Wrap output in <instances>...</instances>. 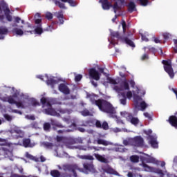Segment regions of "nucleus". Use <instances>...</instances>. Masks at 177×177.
Wrapping results in <instances>:
<instances>
[{
    "label": "nucleus",
    "mask_w": 177,
    "mask_h": 177,
    "mask_svg": "<svg viewBox=\"0 0 177 177\" xmlns=\"http://www.w3.org/2000/svg\"><path fill=\"white\" fill-rule=\"evenodd\" d=\"M120 95L122 97L120 100V104L125 106L127 104V95L125 94V92L120 93Z\"/></svg>",
    "instance_id": "nucleus-21"
},
{
    "label": "nucleus",
    "mask_w": 177,
    "mask_h": 177,
    "mask_svg": "<svg viewBox=\"0 0 177 177\" xmlns=\"http://www.w3.org/2000/svg\"><path fill=\"white\" fill-rule=\"evenodd\" d=\"M170 37H171V35L169 33H164L163 34L164 39H169Z\"/></svg>",
    "instance_id": "nucleus-61"
},
{
    "label": "nucleus",
    "mask_w": 177,
    "mask_h": 177,
    "mask_svg": "<svg viewBox=\"0 0 177 177\" xmlns=\"http://www.w3.org/2000/svg\"><path fill=\"white\" fill-rule=\"evenodd\" d=\"M82 114L84 115V117H87V115H89L91 114V112L86 109L82 111Z\"/></svg>",
    "instance_id": "nucleus-55"
},
{
    "label": "nucleus",
    "mask_w": 177,
    "mask_h": 177,
    "mask_svg": "<svg viewBox=\"0 0 177 177\" xmlns=\"http://www.w3.org/2000/svg\"><path fill=\"white\" fill-rule=\"evenodd\" d=\"M92 149H93V150H95V151H100V150L102 151H106V150H107V148L102 147H93Z\"/></svg>",
    "instance_id": "nucleus-37"
},
{
    "label": "nucleus",
    "mask_w": 177,
    "mask_h": 177,
    "mask_svg": "<svg viewBox=\"0 0 177 177\" xmlns=\"http://www.w3.org/2000/svg\"><path fill=\"white\" fill-rule=\"evenodd\" d=\"M113 5L109 1V0H100V3L102 4V8L104 10H110L111 8H113L114 13L117 14L118 10L122 9V5L125 3V0H117Z\"/></svg>",
    "instance_id": "nucleus-1"
},
{
    "label": "nucleus",
    "mask_w": 177,
    "mask_h": 177,
    "mask_svg": "<svg viewBox=\"0 0 177 177\" xmlns=\"http://www.w3.org/2000/svg\"><path fill=\"white\" fill-rule=\"evenodd\" d=\"M23 146L26 148L31 147V140L30 138H24L23 140Z\"/></svg>",
    "instance_id": "nucleus-23"
},
{
    "label": "nucleus",
    "mask_w": 177,
    "mask_h": 177,
    "mask_svg": "<svg viewBox=\"0 0 177 177\" xmlns=\"http://www.w3.org/2000/svg\"><path fill=\"white\" fill-rule=\"evenodd\" d=\"M43 146L46 149H52L53 147V144L52 142H43Z\"/></svg>",
    "instance_id": "nucleus-41"
},
{
    "label": "nucleus",
    "mask_w": 177,
    "mask_h": 177,
    "mask_svg": "<svg viewBox=\"0 0 177 177\" xmlns=\"http://www.w3.org/2000/svg\"><path fill=\"white\" fill-rule=\"evenodd\" d=\"M58 89L59 92H62L64 95H70V88L66 84L61 83L58 86Z\"/></svg>",
    "instance_id": "nucleus-10"
},
{
    "label": "nucleus",
    "mask_w": 177,
    "mask_h": 177,
    "mask_svg": "<svg viewBox=\"0 0 177 177\" xmlns=\"http://www.w3.org/2000/svg\"><path fill=\"white\" fill-rule=\"evenodd\" d=\"M30 103L32 106H33L34 107H37V106H39V102H38V101H37V100L35 99H32L30 101Z\"/></svg>",
    "instance_id": "nucleus-47"
},
{
    "label": "nucleus",
    "mask_w": 177,
    "mask_h": 177,
    "mask_svg": "<svg viewBox=\"0 0 177 177\" xmlns=\"http://www.w3.org/2000/svg\"><path fill=\"white\" fill-rule=\"evenodd\" d=\"M120 114L124 118H129L130 117H132V114H131L127 111L121 112Z\"/></svg>",
    "instance_id": "nucleus-40"
},
{
    "label": "nucleus",
    "mask_w": 177,
    "mask_h": 177,
    "mask_svg": "<svg viewBox=\"0 0 177 177\" xmlns=\"http://www.w3.org/2000/svg\"><path fill=\"white\" fill-rule=\"evenodd\" d=\"M14 97H17V95L14 94L13 95L8 96V103L10 104H16L18 109H20V107L21 109H24V104H23V102L16 101Z\"/></svg>",
    "instance_id": "nucleus-7"
},
{
    "label": "nucleus",
    "mask_w": 177,
    "mask_h": 177,
    "mask_svg": "<svg viewBox=\"0 0 177 177\" xmlns=\"http://www.w3.org/2000/svg\"><path fill=\"white\" fill-rule=\"evenodd\" d=\"M129 82V84H130L131 88H135V81H133V80H130Z\"/></svg>",
    "instance_id": "nucleus-63"
},
{
    "label": "nucleus",
    "mask_w": 177,
    "mask_h": 177,
    "mask_svg": "<svg viewBox=\"0 0 177 177\" xmlns=\"http://www.w3.org/2000/svg\"><path fill=\"white\" fill-rule=\"evenodd\" d=\"M142 167L145 171H151V168L147 165V164L142 162Z\"/></svg>",
    "instance_id": "nucleus-49"
},
{
    "label": "nucleus",
    "mask_w": 177,
    "mask_h": 177,
    "mask_svg": "<svg viewBox=\"0 0 177 177\" xmlns=\"http://www.w3.org/2000/svg\"><path fill=\"white\" fill-rule=\"evenodd\" d=\"M126 98L131 99L132 98V91H128L127 93H125Z\"/></svg>",
    "instance_id": "nucleus-58"
},
{
    "label": "nucleus",
    "mask_w": 177,
    "mask_h": 177,
    "mask_svg": "<svg viewBox=\"0 0 177 177\" xmlns=\"http://www.w3.org/2000/svg\"><path fill=\"white\" fill-rule=\"evenodd\" d=\"M107 81L109 84H112V85H117V81L111 77H107Z\"/></svg>",
    "instance_id": "nucleus-44"
},
{
    "label": "nucleus",
    "mask_w": 177,
    "mask_h": 177,
    "mask_svg": "<svg viewBox=\"0 0 177 177\" xmlns=\"http://www.w3.org/2000/svg\"><path fill=\"white\" fill-rule=\"evenodd\" d=\"M51 125L53 127H57V128H64L63 124H60L59 122H57L55 120L51 119L50 120Z\"/></svg>",
    "instance_id": "nucleus-25"
},
{
    "label": "nucleus",
    "mask_w": 177,
    "mask_h": 177,
    "mask_svg": "<svg viewBox=\"0 0 177 177\" xmlns=\"http://www.w3.org/2000/svg\"><path fill=\"white\" fill-rule=\"evenodd\" d=\"M12 31L14 32H15V34H17V35H23V34H24V31H23V30L15 28L12 30Z\"/></svg>",
    "instance_id": "nucleus-31"
},
{
    "label": "nucleus",
    "mask_w": 177,
    "mask_h": 177,
    "mask_svg": "<svg viewBox=\"0 0 177 177\" xmlns=\"http://www.w3.org/2000/svg\"><path fill=\"white\" fill-rule=\"evenodd\" d=\"M54 3L56 5V6L59 7L60 9H67V8H66V6L64 5V3L57 1V0H54Z\"/></svg>",
    "instance_id": "nucleus-28"
},
{
    "label": "nucleus",
    "mask_w": 177,
    "mask_h": 177,
    "mask_svg": "<svg viewBox=\"0 0 177 177\" xmlns=\"http://www.w3.org/2000/svg\"><path fill=\"white\" fill-rule=\"evenodd\" d=\"M15 23H20L21 21L22 24H24V20H21V19L19 17H15Z\"/></svg>",
    "instance_id": "nucleus-56"
},
{
    "label": "nucleus",
    "mask_w": 177,
    "mask_h": 177,
    "mask_svg": "<svg viewBox=\"0 0 177 177\" xmlns=\"http://www.w3.org/2000/svg\"><path fill=\"white\" fill-rule=\"evenodd\" d=\"M127 10L129 13H133V12H136V4L135 2L130 1L127 5Z\"/></svg>",
    "instance_id": "nucleus-15"
},
{
    "label": "nucleus",
    "mask_w": 177,
    "mask_h": 177,
    "mask_svg": "<svg viewBox=\"0 0 177 177\" xmlns=\"http://www.w3.org/2000/svg\"><path fill=\"white\" fill-rule=\"evenodd\" d=\"M149 143L153 149H157L158 147V142H157V138L153 136H149Z\"/></svg>",
    "instance_id": "nucleus-14"
},
{
    "label": "nucleus",
    "mask_w": 177,
    "mask_h": 177,
    "mask_svg": "<svg viewBox=\"0 0 177 177\" xmlns=\"http://www.w3.org/2000/svg\"><path fill=\"white\" fill-rule=\"evenodd\" d=\"M111 35L113 38H117V39H123L125 44H127L129 46H131V48H135V43H133L132 40L128 38V37H125L122 39V37H121V35H120L119 32H111Z\"/></svg>",
    "instance_id": "nucleus-4"
},
{
    "label": "nucleus",
    "mask_w": 177,
    "mask_h": 177,
    "mask_svg": "<svg viewBox=\"0 0 177 177\" xmlns=\"http://www.w3.org/2000/svg\"><path fill=\"white\" fill-rule=\"evenodd\" d=\"M148 105L147 104V103L145 101H142L140 103V110L141 111H145V110H146V109H147Z\"/></svg>",
    "instance_id": "nucleus-32"
},
{
    "label": "nucleus",
    "mask_w": 177,
    "mask_h": 177,
    "mask_svg": "<svg viewBox=\"0 0 177 177\" xmlns=\"http://www.w3.org/2000/svg\"><path fill=\"white\" fill-rule=\"evenodd\" d=\"M93 156L94 157H95L97 161H100V162H103L104 164H107V162H109V160H107V158H104V156H102L98 153H94Z\"/></svg>",
    "instance_id": "nucleus-13"
},
{
    "label": "nucleus",
    "mask_w": 177,
    "mask_h": 177,
    "mask_svg": "<svg viewBox=\"0 0 177 177\" xmlns=\"http://www.w3.org/2000/svg\"><path fill=\"white\" fill-rule=\"evenodd\" d=\"M97 143L103 146H113V142L100 138L97 140Z\"/></svg>",
    "instance_id": "nucleus-16"
},
{
    "label": "nucleus",
    "mask_w": 177,
    "mask_h": 177,
    "mask_svg": "<svg viewBox=\"0 0 177 177\" xmlns=\"http://www.w3.org/2000/svg\"><path fill=\"white\" fill-rule=\"evenodd\" d=\"M168 122L171 127H174V128L177 129V113H175V115H171L169 118Z\"/></svg>",
    "instance_id": "nucleus-12"
},
{
    "label": "nucleus",
    "mask_w": 177,
    "mask_h": 177,
    "mask_svg": "<svg viewBox=\"0 0 177 177\" xmlns=\"http://www.w3.org/2000/svg\"><path fill=\"white\" fill-rule=\"evenodd\" d=\"M82 80V75H77L75 77V82H80Z\"/></svg>",
    "instance_id": "nucleus-52"
},
{
    "label": "nucleus",
    "mask_w": 177,
    "mask_h": 177,
    "mask_svg": "<svg viewBox=\"0 0 177 177\" xmlns=\"http://www.w3.org/2000/svg\"><path fill=\"white\" fill-rule=\"evenodd\" d=\"M35 34H38L39 35H41V34H42V32H44V30L41 28V26H37L35 29Z\"/></svg>",
    "instance_id": "nucleus-38"
},
{
    "label": "nucleus",
    "mask_w": 177,
    "mask_h": 177,
    "mask_svg": "<svg viewBox=\"0 0 177 177\" xmlns=\"http://www.w3.org/2000/svg\"><path fill=\"white\" fill-rule=\"evenodd\" d=\"M129 119L130 120V122L133 124V125H138L139 124V118H135L133 116L129 118Z\"/></svg>",
    "instance_id": "nucleus-26"
},
{
    "label": "nucleus",
    "mask_w": 177,
    "mask_h": 177,
    "mask_svg": "<svg viewBox=\"0 0 177 177\" xmlns=\"http://www.w3.org/2000/svg\"><path fill=\"white\" fill-rule=\"evenodd\" d=\"M122 27L123 30V33L125 34L127 32V22H125V20L122 21Z\"/></svg>",
    "instance_id": "nucleus-43"
},
{
    "label": "nucleus",
    "mask_w": 177,
    "mask_h": 177,
    "mask_svg": "<svg viewBox=\"0 0 177 177\" xmlns=\"http://www.w3.org/2000/svg\"><path fill=\"white\" fill-rule=\"evenodd\" d=\"M4 118L5 120H6L7 121H12V118L11 115H10L9 114H5L4 115Z\"/></svg>",
    "instance_id": "nucleus-57"
},
{
    "label": "nucleus",
    "mask_w": 177,
    "mask_h": 177,
    "mask_svg": "<svg viewBox=\"0 0 177 177\" xmlns=\"http://www.w3.org/2000/svg\"><path fill=\"white\" fill-rule=\"evenodd\" d=\"M97 107L100 109V111L106 113V114H111V115L117 113L113 104L106 100L101 99Z\"/></svg>",
    "instance_id": "nucleus-2"
},
{
    "label": "nucleus",
    "mask_w": 177,
    "mask_h": 177,
    "mask_svg": "<svg viewBox=\"0 0 177 177\" xmlns=\"http://www.w3.org/2000/svg\"><path fill=\"white\" fill-rule=\"evenodd\" d=\"M40 102L43 106H45L46 103H48V100L46 97H43L41 98Z\"/></svg>",
    "instance_id": "nucleus-53"
},
{
    "label": "nucleus",
    "mask_w": 177,
    "mask_h": 177,
    "mask_svg": "<svg viewBox=\"0 0 177 177\" xmlns=\"http://www.w3.org/2000/svg\"><path fill=\"white\" fill-rule=\"evenodd\" d=\"M88 75L91 80H95V81L100 80V73L95 68H91L88 70Z\"/></svg>",
    "instance_id": "nucleus-9"
},
{
    "label": "nucleus",
    "mask_w": 177,
    "mask_h": 177,
    "mask_svg": "<svg viewBox=\"0 0 177 177\" xmlns=\"http://www.w3.org/2000/svg\"><path fill=\"white\" fill-rule=\"evenodd\" d=\"M63 169L65 172H72L74 177H78L76 171L78 170V166L77 165H66L63 167Z\"/></svg>",
    "instance_id": "nucleus-5"
},
{
    "label": "nucleus",
    "mask_w": 177,
    "mask_h": 177,
    "mask_svg": "<svg viewBox=\"0 0 177 177\" xmlns=\"http://www.w3.org/2000/svg\"><path fill=\"white\" fill-rule=\"evenodd\" d=\"M147 162L152 163V164H157V160L153 157H149L146 158Z\"/></svg>",
    "instance_id": "nucleus-35"
},
{
    "label": "nucleus",
    "mask_w": 177,
    "mask_h": 177,
    "mask_svg": "<svg viewBox=\"0 0 177 177\" xmlns=\"http://www.w3.org/2000/svg\"><path fill=\"white\" fill-rule=\"evenodd\" d=\"M83 167L86 171H88L89 172H93V171L95 169L93 165L90 163H84Z\"/></svg>",
    "instance_id": "nucleus-20"
},
{
    "label": "nucleus",
    "mask_w": 177,
    "mask_h": 177,
    "mask_svg": "<svg viewBox=\"0 0 177 177\" xmlns=\"http://www.w3.org/2000/svg\"><path fill=\"white\" fill-rule=\"evenodd\" d=\"M43 128L45 131H49V129H50V123L45 122L44 124Z\"/></svg>",
    "instance_id": "nucleus-46"
},
{
    "label": "nucleus",
    "mask_w": 177,
    "mask_h": 177,
    "mask_svg": "<svg viewBox=\"0 0 177 177\" xmlns=\"http://www.w3.org/2000/svg\"><path fill=\"white\" fill-rule=\"evenodd\" d=\"M56 139L57 142H62V140H63V137L57 136Z\"/></svg>",
    "instance_id": "nucleus-64"
},
{
    "label": "nucleus",
    "mask_w": 177,
    "mask_h": 177,
    "mask_svg": "<svg viewBox=\"0 0 177 177\" xmlns=\"http://www.w3.org/2000/svg\"><path fill=\"white\" fill-rule=\"evenodd\" d=\"M26 157L27 158H29V160H34V157L32 156V155L28 153H26Z\"/></svg>",
    "instance_id": "nucleus-62"
},
{
    "label": "nucleus",
    "mask_w": 177,
    "mask_h": 177,
    "mask_svg": "<svg viewBox=\"0 0 177 177\" xmlns=\"http://www.w3.org/2000/svg\"><path fill=\"white\" fill-rule=\"evenodd\" d=\"M131 143L133 146L136 147H143L145 146V140L143 138L140 136H136L131 140Z\"/></svg>",
    "instance_id": "nucleus-8"
},
{
    "label": "nucleus",
    "mask_w": 177,
    "mask_h": 177,
    "mask_svg": "<svg viewBox=\"0 0 177 177\" xmlns=\"http://www.w3.org/2000/svg\"><path fill=\"white\" fill-rule=\"evenodd\" d=\"M46 113L48 115H59V113H57V112L56 111V110H55L53 108H48L46 109L45 110Z\"/></svg>",
    "instance_id": "nucleus-18"
},
{
    "label": "nucleus",
    "mask_w": 177,
    "mask_h": 177,
    "mask_svg": "<svg viewBox=\"0 0 177 177\" xmlns=\"http://www.w3.org/2000/svg\"><path fill=\"white\" fill-rule=\"evenodd\" d=\"M26 118H27L28 120H31L32 121H34L35 120V116H34L33 115H27L26 116Z\"/></svg>",
    "instance_id": "nucleus-60"
},
{
    "label": "nucleus",
    "mask_w": 177,
    "mask_h": 177,
    "mask_svg": "<svg viewBox=\"0 0 177 177\" xmlns=\"http://www.w3.org/2000/svg\"><path fill=\"white\" fill-rule=\"evenodd\" d=\"M73 145H75V140H73V139H70L68 140L67 142H66L65 143V146L68 148V149H73Z\"/></svg>",
    "instance_id": "nucleus-22"
},
{
    "label": "nucleus",
    "mask_w": 177,
    "mask_h": 177,
    "mask_svg": "<svg viewBox=\"0 0 177 177\" xmlns=\"http://www.w3.org/2000/svg\"><path fill=\"white\" fill-rule=\"evenodd\" d=\"M13 131L17 133V138L19 139V138H24V132L21 131L20 129L15 127L13 130Z\"/></svg>",
    "instance_id": "nucleus-17"
},
{
    "label": "nucleus",
    "mask_w": 177,
    "mask_h": 177,
    "mask_svg": "<svg viewBox=\"0 0 177 177\" xmlns=\"http://www.w3.org/2000/svg\"><path fill=\"white\" fill-rule=\"evenodd\" d=\"M139 1L141 6H147L149 5V0H138Z\"/></svg>",
    "instance_id": "nucleus-45"
},
{
    "label": "nucleus",
    "mask_w": 177,
    "mask_h": 177,
    "mask_svg": "<svg viewBox=\"0 0 177 177\" xmlns=\"http://www.w3.org/2000/svg\"><path fill=\"white\" fill-rule=\"evenodd\" d=\"M162 63L165 65L164 66L165 71H166V73L169 74L171 78H174V77H175V73H174V69L172 68V65H171V64H169V62L167 60H163Z\"/></svg>",
    "instance_id": "nucleus-6"
},
{
    "label": "nucleus",
    "mask_w": 177,
    "mask_h": 177,
    "mask_svg": "<svg viewBox=\"0 0 177 177\" xmlns=\"http://www.w3.org/2000/svg\"><path fill=\"white\" fill-rule=\"evenodd\" d=\"M56 80H55V79H52L50 78L48 80H47L46 81V84L47 85H51L52 86H53V85H55V84H56Z\"/></svg>",
    "instance_id": "nucleus-39"
},
{
    "label": "nucleus",
    "mask_w": 177,
    "mask_h": 177,
    "mask_svg": "<svg viewBox=\"0 0 177 177\" xmlns=\"http://www.w3.org/2000/svg\"><path fill=\"white\" fill-rule=\"evenodd\" d=\"M101 129H104V131H107L109 129V124L107 122H104L101 126Z\"/></svg>",
    "instance_id": "nucleus-48"
},
{
    "label": "nucleus",
    "mask_w": 177,
    "mask_h": 177,
    "mask_svg": "<svg viewBox=\"0 0 177 177\" xmlns=\"http://www.w3.org/2000/svg\"><path fill=\"white\" fill-rule=\"evenodd\" d=\"M101 100H102V99L95 100V97H93V96L90 97V102H91V104H95V106H99Z\"/></svg>",
    "instance_id": "nucleus-24"
},
{
    "label": "nucleus",
    "mask_w": 177,
    "mask_h": 177,
    "mask_svg": "<svg viewBox=\"0 0 177 177\" xmlns=\"http://www.w3.org/2000/svg\"><path fill=\"white\" fill-rule=\"evenodd\" d=\"M105 172H106V174H110L111 175H116V176H120V173L111 167L106 168L105 169Z\"/></svg>",
    "instance_id": "nucleus-19"
},
{
    "label": "nucleus",
    "mask_w": 177,
    "mask_h": 177,
    "mask_svg": "<svg viewBox=\"0 0 177 177\" xmlns=\"http://www.w3.org/2000/svg\"><path fill=\"white\" fill-rule=\"evenodd\" d=\"M142 41H145V42H149V39L146 37V35L143 33H140Z\"/></svg>",
    "instance_id": "nucleus-54"
},
{
    "label": "nucleus",
    "mask_w": 177,
    "mask_h": 177,
    "mask_svg": "<svg viewBox=\"0 0 177 177\" xmlns=\"http://www.w3.org/2000/svg\"><path fill=\"white\" fill-rule=\"evenodd\" d=\"M46 19L48 20H52V19H53V15L50 12H47L46 14Z\"/></svg>",
    "instance_id": "nucleus-51"
},
{
    "label": "nucleus",
    "mask_w": 177,
    "mask_h": 177,
    "mask_svg": "<svg viewBox=\"0 0 177 177\" xmlns=\"http://www.w3.org/2000/svg\"><path fill=\"white\" fill-rule=\"evenodd\" d=\"M113 89L118 93L129 91V82L128 80L124 79L120 82V86H115Z\"/></svg>",
    "instance_id": "nucleus-3"
},
{
    "label": "nucleus",
    "mask_w": 177,
    "mask_h": 177,
    "mask_svg": "<svg viewBox=\"0 0 177 177\" xmlns=\"http://www.w3.org/2000/svg\"><path fill=\"white\" fill-rule=\"evenodd\" d=\"M144 117H145L146 118H148V120H149V121L153 120V117L151 116V115H150V113H149L147 112L144 113Z\"/></svg>",
    "instance_id": "nucleus-50"
},
{
    "label": "nucleus",
    "mask_w": 177,
    "mask_h": 177,
    "mask_svg": "<svg viewBox=\"0 0 177 177\" xmlns=\"http://www.w3.org/2000/svg\"><path fill=\"white\" fill-rule=\"evenodd\" d=\"M61 1L69 3L70 6L74 7L77 6V1L74 0H61Z\"/></svg>",
    "instance_id": "nucleus-29"
},
{
    "label": "nucleus",
    "mask_w": 177,
    "mask_h": 177,
    "mask_svg": "<svg viewBox=\"0 0 177 177\" xmlns=\"http://www.w3.org/2000/svg\"><path fill=\"white\" fill-rule=\"evenodd\" d=\"M50 175L53 177H60L61 176V174H60V171H59V170H52L50 171Z\"/></svg>",
    "instance_id": "nucleus-30"
},
{
    "label": "nucleus",
    "mask_w": 177,
    "mask_h": 177,
    "mask_svg": "<svg viewBox=\"0 0 177 177\" xmlns=\"http://www.w3.org/2000/svg\"><path fill=\"white\" fill-rule=\"evenodd\" d=\"M55 16L57 19H62V17H64V15H63V10H59L57 12H55Z\"/></svg>",
    "instance_id": "nucleus-42"
},
{
    "label": "nucleus",
    "mask_w": 177,
    "mask_h": 177,
    "mask_svg": "<svg viewBox=\"0 0 177 177\" xmlns=\"http://www.w3.org/2000/svg\"><path fill=\"white\" fill-rule=\"evenodd\" d=\"M3 8H6L3 10V12L6 17V19L8 20V21H12V15H10V10L9 9V7H8V5L5 4L4 6H3Z\"/></svg>",
    "instance_id": "nucleus-11"
},
{
    "label": "nucleus",
    "mask_w": 177,
    "mask_h": 177,
    "mask_svg": "<svg viewBox=\"0 0 177 177\" xmlns=\"http://www.w3.org/2000/svg\"><path fill=\"white\" fill-rule=\"evenodd\" d=\"M131 162H139V156L133 155L130 157Z\"/></svg>",
    "instance_id": "nucleus-34"
},
{
    "label": "nucleus",
    "mask_w": 177,
    "mask_h": 177,
    "mask_svg": "<svg viewBox=\"0 0 177 177\" xmlns=\"http://www.w3.org/2000/svg\"><path fill=\"white\" fill-rule=\"evenodd\" d=\"M95 127H96V128L102 129V122H100V120H97L95 122Z\"/></svg>",
    "instance_id": "nucleus-59"
},
{
    "label": "nucleus",
    "mask_w": 177,
    "mask_h": 177,
    "mask_svg": "<svg viewBox=\"0 0 177 177\" xmlns=\"http://www.w3.org/2000/svg\"><path fill=\"white\" fill-rule=\"evenodd\" d=\"M80 158L82 160H89L90 161H93V160H95L93 156L91 155H81Z\"/></svg>",
    "instance_id": "nucleus-27"
},
{
    "label": "nucleus",
    "mask_w": 177,
    "mask_h": 177,
    "mask_svg": "<svg viewBox=\"0 0 177 177\" xmlns=\"http://www.w3.org/2000/svg\"><path fill=\"white\" fill-rule=\"evenodd\" d=\"M59 22H57V21H54L51 23V24L50 26H48V27L47 28V31H52L53 30H55V28H53V26H55V24H58Z\"/></svg>",
    "instance_id": "nucleus-33"
},
{
    "label": "nucleus",
    "mask_w": 177,
    "mask_h": 177,
    "mask_svg": "<svg viewBox=\"0 0 177 177\" xmlns=\"http://www.w3.org/2000/svg\"><path fill=\"white\" fill-rule=\"evenodd\" d=\"M8 34V28L1 26L0 27V35H5Z\"/></svg>",
    "instance_id": "nucleus-36"
}]
</instances>
